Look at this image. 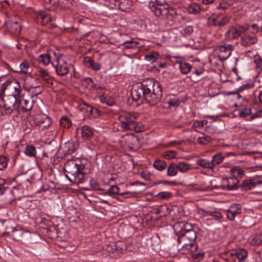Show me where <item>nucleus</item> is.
I'll return each mask as SVG.
<instances>
[{"label": "nucleus", "mask_w": 262, "mask_h": 262, "mask_svg": "<svg viewBox=\"0 0 262 262\" xmlns=\"http://www.w3.org/2000/svg\"><path fill=\"white\" fill-rule=\"evenodd\" d=\"M131 96L134 101L143 103L145 101L150 105L154 106L160 102L162 90L158 82L147 78L132 90Z\"/></svg>", "instance_id": "obj_1"}, {"label": "nucleus", "mask_w": 262, "mask_h": 262, "mask_svg": "<svg viewBox=\"0 0 262 262\" xmlns=\"http://www.w3.org/2000/svg\"><path fill=\"white\" fill-rule=\"evenodd\" d=\"M63 169L66 178L71 182L80 184L84 182V173L80 170V165L75 160L67 161Z\"/></svg>", "instance_id": "obj_2"}, {"label": "nucleus", "mask_w": 262, "mask_h": 262, "mask_svg": "<svg viewBox=\"0 0 262 262\" xmlns=\"http://www.w3.org/2000/svg\"><path fill=\"white\" fill-rule=\"evenodd\" d=\"M138 115L135 113H129L121 115L119 121L121 126L123 130H134L136 133H140L143 130L141 123L136 121Z\"/></svg>", "instance_id": "obj_3"}, {"label": "nucleus", "mask_w": 262, "mask_h": 262, "mask_svg": "<svg viewBox=\"0 0 262 262\" xmlns=\"http://www.w3.org/2000/svg\"><path fill=\"white\" fill-rule=\"evenodd\" d=\"M0 107L3 115H20V109L18 105V98L15 95H8L0 97Z\"/></svg>", "instance_id": "obj_4"}, {"label": "nucleus", "mask_w": 262, "mask_h": 262, "mask_svg": "<svg viewBox=\"0 0 262 262\" xmlns=\"http://www.w3.org/2000/svg\"><path fill=\"white\" fill-rule=\"evenodd\" d=\"M104 5L110 9L118 8L122 11L126 12L131 9L132 0H104Z\"/></svg>", "instance_id": "obj_5"}, {"label": "nucleus", "mask_w": 262, "mask_h": 262, "mask_svg": "<svg viewBox=\"0 0 262 262\" xmlns=\"http://www.w3.org/2000/svg\"><path fill=\"white\" fill-rule=\"evenodd\" d=\"M150 10L157 17L160 16H173L176 14V11L168 5H164L163 6L157 7L154 5L150 7Z\"/></svg>", "instance_id": "obj_6"}, {"label": "nucleus", "mask_w": 262, "mask_h": 262, "mask_svg": "<svg viewBox=\"0 0 262 262\" xmlns=\"http://www.w3.org/2000/svg\"><path fill=\"white\" fill-rule=\"evenodd\" d=\"M228 19L221 14H212L208 18L207 23L210 26L222 27L228 23Z\"/></svg>", "instance_id": "obj_7"}, {"label": "nucleus", "mask_w": 262, "mask_h": 262, "mask_svg": "<svg viewBox=\"0 0 262 262\" xmlns=\"http://www.w3.org/2000/svg\"><path fill=\"white\" fill-rule=\"evenodd\" d=\"M238 180L236 178H224L222 180V184L219 186H214L215 188H221L227 190H236L238 188Z\"/></svg>", "instance_id": "obj_8"}, {"label": "nucleus", "mask_w": 262, "mask_h": 262, "mask_svg": "<svg viewBox=\"0 0 262 262\" xmlns=\"http://www.w3.org/2000/svg\"><path fill=\"white\" fill-rule=\"evenodd\" d=\"M196 238V233L193 230L182 233V235L178 236L177 242L179 245L188 243H194Z\"/></svg>", "instance_id": "obj_9"}, {"label": "nucleus", "mask_w": 262, "mask_h": 262, "mask_svg": "<svg viewBox=\"0 0 262 262\" xmlns=\"http://www.w3.org/2000/svg\"><path fill=\"white\" fill-rule=\"evenodd\" d=\"M248 29L246 26H236L231 27L226 33L225 37L228 39L236 38Z\"/></svg>", "instance_id": "obj_10"}, {"label": "nucleus", "mask_w": 262, "mask_h": 262, "mask_svg": "<svg viewBox=\"0 0 262 262\" xmlns=\"http://www.w3.org/2000/svg\"><path fill=\"white\" fill-rule=\"evenodd\" d=\"M79 109L84 112L86 115L92 118H96L100 115L101 112L96 107H93L86 103H83L79 105Z\"/></svg>", "instance_id": "obj_11"}, {"label": "nucleus", "mask_w": 262, "mask_h": 262, "mask_svg": "<svg viewBox=\"0 0 262 262\" xmlns=\"http://www.w3.org/2000/svg\"><path fill=\"white\" fill-rule=\"evenodd\" d=\"M52 64L58 75L64 76L69 73V67L67 64L61 62L58 58L57 57L56 60L52 62Z\"/></svg>", "instance_id": "obj_12"}, {"label": "nucleus", "mask_w": 262, "mask_h": 262, "mask_svg": "<svg viewBox=\"0 0 262 262\" xmlns=\"http://www.w3.org/2000/svg\"><path fill=\"white\" fill-rule=\"evenodd\" d=\"M233 46L232 45H224L219 47V57L221 61L226 60L231 55Z\"/></svg>", "instance_id": "obj_13"}, {"label": "nucleus", "mask_w": 262, "mask_h": 262, "mask_svg": "<svg viewBox=\"0 0 262 262\" xmlns=\"http://www.w3.org/2000/svg\"><path fill=\"white\" fill-rule=\"evenodd\" d=\"M35 20L37 24L46 26L52 20L51 16L46 11H38L36 13Z\"/></svg>", "instance_id": "obj_14"}, {"label": "nucleus", "mask_w": 262, "mask_h": 262, "mask_svg": "<svg viewBox=\"0 0 262 262\" xmlns=\"http://www.w3.org/2000/svg\"><path fill=\"white\" fill-rule=\"evenodd\" d=\"M173 228L175 231L180 235H182V233L192 229L191 225L184 221L176 223L173 225Z\"/></svg>", "instance_id": "obj_15"}, {"label": "nucleus", "mask_w": 262, "mask_h": 262, "mask_svg": "<svg viewBox=\"0 0 262 262\" xmlns=\"http://www.w3.org/2000/svg\"><path fill=\"white\" fill-rule=\"evenodd\" d=\"M242 208L239 204H233L227 210V217L230 221H233L235 217L241 214Z\"/></svg>", "instance_id": "obj_16"}, {"label": "nucleus", "mask_w": 262, "mask_h": 262, "mask_svg": "<svg viewBox=\"0 0 262 262\" xmlns=\"http://www.w3.org/2000/svg\"><path fill=\"white\" fill-rule=\"evenodd\" d=\"M18 105L20 109V113H21V111L22 112H28L30 111L33 107L32 102L21 97L19 99L18 98Z\"/></svg>", "instance_id": "obj_17"}, {"label": "nucleus", "mask_w": 262, "mask_h": 262, "mask_svg": "<svg viewBox=\"0 0 262 262\" xmlns=\"http://www.w3.org/2000/svg\"><path fill=\"white\" fill-rule=\"evenodd\" d=\"M179 245L181 247V250L183 251L182 253L184 254H188V253H192L195 252L198 249L196 241H194V243H184Z\"/></svg>", "instance_id": "obj_18"}, {"label": "nucleus", "mask_w": 262, "mask_h": 262, "mask_svg": "<svg viewBox=\"0 0 262 262\" xmlns=\"http://www.w3.org/2000/svg\"><path fill=\"white\" fill-rule=\"evenodd\" d=\"M257 41V39L254 35H244L242 36L241 43L242 46L249 47L255 44Z\"/></svg>", "instance_id": "obj_19"}, {"label": "nucleus", "mask_w": 262, "mask_h": 262, "mask_svg": "<svg viewBox=\"0 0 262 262\" xmlns=\"http://www.w3.org/2000/svg\"><path fill=\"white\" fill-rule=\"evenodd\" d=\"M83 62L86 67L92 69L94 71H98L100 69L101 64L98 62H95L89 56L84 57Z\"/></svg>", "instance_id": "obj_20"}, {"label": "nucleus", "mask_w": 262, "mask_h": 262, "mask_svg": "<svg viewBox=\"0 0 262 262\" xmlns=\"http://www.w3.org/2000/svg\"><path fill=\"white\" fill-rule=\"evenodd\" d=\"M81 134L83 140H90L94 134V130L91 127L84 125L81 127Z\"/></svg>", "instance_id": "obj_21"}, {"label": "nucleus", "mask_w": 262, "mask_h": 262, "mask_svg": "<svg viewBox=\"0 0 262 262\" xmlns=\"http://www.w3.org/2000/svg\"><path fill=\"white\" fill-rule=\"evenodd\" d=\"M256 185V182H254L251 179H248L244 180L242 184L238 185V188H241L242 190L248 191L254 188Z\"/></svg>", "instance_id": "obj_22"}, {"label": "nucleus", "mask_w": 262, "mask_h": 262, "mask_svg": "<svg viewBox=\"0 0 262 262\" xmlns=\"http://www.w3.org/2000/svg\"><path fill=\"white\" fill-rule=\"evenodd\" d=\"M196 164L204 168H207L211 170H213L211 160H208L205 159H200L196 161Z\"/></svg>", "instance_id": "obj_23"}, {"label": "nucleus", "mask_w": 262, "mask_h": 262, "mask_svg": "<svg viewBox=\"0 0 262 262\" xmlns=\"http://www.w3.org/2000/svg\"><path fill=\"white\" fill-rule=\"evenodd\" d=\"M234 255L236 256L239 262H244L247 257L248 252L244 249H239L234 252Z\"/></svg>", "instance_id": "obj_24"}, {"label": "nucleus", "mask_w": 262, "mask_h": 262, "mask_svg": "<svg viewBox=\"0 0 262 262\" xmlns=\"http://www.w3.org/2000/svg\"><path fill=\"white\" fill-rule=\"evenodd\" d=\"M176 64H178L181 72L183 74L188 73L192 68L191 66L189 63L185 62L179 61L176 62Z\"/></svg>", "instance_id": "obj_25"}, {"label": "nucleus", "mask_w": 262, "mask_h": 262, "mask_svg": "<svg viewBox=\"0 0 262 262\" xmlns=\"http://www.w3.org/2000/svg\"><path fill=\"white\" fill-rule=\"evenodd\" d=\"M224 159L225 157L221 152L217 153L214 155L211 160L213 169L216 166L221 164L223 162Z\"/></svg>", "instance_id": "obj_26"}, {"label": "nucleus", "mask_w": 262, "mask_h": 262, "mask_svg": "<svg viewBox=\"0 0 262 262\" xmlns=\"http://www.w3.org/2000/svg\"><path fill=\"white\" fill-rule=\"evenodd\" d=\"M253 62L255 64V69L259 74L262 71V58L259 55H256L253 57Z\"/></svg>", "instance_id": "obj_27"}, {"label": "nucleus", "mask_w": 262, "mask_h": 262, "mask_svg": "<svg viewBox=\"0 0 262 262\" xmlns=\"http://www.w3.org/2000/svg\"><path fill=\"white\" fill-rule=\"evenodd\" d=\"M201 10L200 5L196 3H191L188 7V11L190 14H197Z\"/></svg>", "instance_id": "obj_28"}, {"label": "nucleus", "mask_w": 262, "mask_h": 262, "mask_svg": "<svg viewBox=\"0 0 262 262\" xmlns=\"http://www.w3.org/2000/svg\"><path fill=\"white\" fill-rule=\"evenodd\" d=\"M230 173L233 178L237 179L238 178H242L244 175V171L239 167L234 166L230 170Z\"/></svg>", "instance_id": "obj_29"}, {"label": "nucleus", "mask_w": 262, "mask_h": 262, "mask_svg": "<svg viewBox=\"0 0 262 262\" xmlns=\"http://www.w3.org/2000/svg\"><path fill=\"white\" fill-rule=\"evenodd\" d=\"M10 31L15 35H18L21 31V27L19 23L17 21L12 22L10 25Z\"/></svg>", "instance_id": "obj_30"}, {"label": "nucleus", "mask_w": 262, "mask_h": 262, "mask_svg": "<svg viewBox=\"0 0 262 262\" xmlns=\"http://www.w3.org/2000/svg\"><path fill=\"white\" fill-rule=\"evenodd\" d=\"M19 70V71H17V72L29 74H30L32 72V68L30 66L29 63L27 61H24L20 64Z\"/></svg>", "instance_id": "obj_31"}, {"label": "nucleus", "mask_w": 262, "mask_h": 262, "mask_svg": "<svg viewBox=\"0 0 262 262\" xmlns=\"http://www.w3.org/2000/svg\"><path fill=\"white\" fill-rule=\"evenodd\" d=\"M10 83L6 75L0 76V91L4 93L7 86Z\"/></svg>", "instance_id": "obj_32"}, {"label": "nucleus", "mask_w": 262, "mask_h": 262, "mask_svg": "<svg viewBox=\"0 0 262 262\" xmlns=\"http://www.w3.org/2000/svg\"><path fill=\"white\" fill-rule=\"evenodd\" d=\"M178 171H180L182 173L186 172L191 168V165L184 162H179L178 164H176Z\"/></svg>", "instance_id": "obj_33"}, {"label": "nucleus", "mask_w": 262, "mask_h": 262, "mask_svg": "<svg viewBox=\"0 0 262 262\" xmlns=\"http://www.w3.org/2000/svg\"><path fill=\"white\" fill-rule=\"evenodd\" d=\"M38 61L40 63H42L44 66H47L51 61V56L48 53L41 54L38 57Z\"/></svg>", "instance_id": "obj_34"}, {"label": "nucleus", "mask_w": 262, "mask_h": 262, "mask_svg": "<svg viewBox=\"0 0 262 262\" xmlns=\"http://www.w3.org/2000/svg\"><path fill=\"white\" fill-rule=\"evenodd\" d=\"M154 167L159 171H162L167 167L166 163L162 160H156L154 163Z\"/></svg>", "instance_id": "obj_35"}, {"label": "nucleus", "mask_w": 262, "mask_h": 262, "mask_svg": "<svg viewBox=\"0 0 262 262\" xmlns=\"http://www.w3.org/2000/svg\"><path fill=\"white\" fill-rule=\"evenodd\" d=\"M178 173L177 167L176 163H171L167 168V174L168 176L173 177Z\"/></svg>", "instance_id": "obj_36"}, {"label": "nucleus", "mask_w": 262, "mask_h": 262, "mask_svg": "<svg viewBox=\"0 0 262 262\" xmlns=\"http://www.w3.org/2000/svg\"><path fill=\"white\" fill-rule=\"evenodd\" d=\"M72 123L70 119L67 117H63L60 120V125L61 127L64 128H69L71 126Z\"/></svg>", "instance_id": "obj_37"}, {"label": "nucleus", "mask_w": 262, "mask_h": 262, "mask_svg": "<svg viewBox=\"0 0 262 262\" xmlns=\"http://www.w3.org/2000/svg\"><path fill=\"white\" fill-rule=\"evenodd\" d=\"M36 151L35 147L33 145H27L25 150V154L29 157H34Z\"/></svg>", "instance_id": "obj_38"}, {"label": "nucleus", "mask_w": 262, "mask_h": 262, "mask_svg": "<svg viewBox=\"0 0 262 262\" xmlns=\"http://www.w3.org/2000/svg\"><path fill=\"white\" fill-rule=\"evenodd\" d=\"M156 196L161 200H168L172 196V194L168 191H162L159 192Z\"/></svg>", "instance_id": "obj_39"}, {"label": "nucleus", "mask_w": 262, "mask_h": 262, "mask_svg": "<svg viewBox=\"0 0 262 262\" xmlns=\"http://www.w3.org/2000/svg\"><path fill=\"white\" fill-rule=\"evenodd\" d=\"M119 243H117L115 245H108L106 246V250L108 252L110 253H114L116 251H122L123 249V248L120 247L119 245H118Z\"/></svg>", "instance_id": "obj_40"}, {"label": "nucleus", "mask_w": 262, "mask_h": 262, "mask_svg": "<svg viewBox=\"0 0 262 262\" xmlns=\"http://www.w3.org/2000/svg\"><path fill=\"white\" fill-rule=\"evenodd\" d=\"M138 42L134 41L133 39L125 41L123 45L126 49H135L137 48Z\"/></svg>", "instance_id": "obj_41"}, {"label": "nucleus", "mask_w": 262, "mask_h": 262, "mask_svg": "<svg viewBox=\"0 0 262 262\" xmlns=\"http://www.w3.org/2000/svg\"><path fill=\"white\" fill-rule=\"evenodd\" d=\"M177 152L174 150H168L162 154V156L166 159H171L176 158Z\"/></svg>", "instance_id": "obj_42"}, {"label": "nucleus", "mask_w": 262, "mask_h": 262, "mask_svg": "<svg viewBox=\"0 0 262 262\" xmlns=\"http://www.w3.org/2000/svg\"><path fill=\"white\" fill-rule=\"evenodd\" d=\"M159 56V54L156 52L150 53L149 54L146 55L145 56V59L151 62H154L157 59Z\"/></svg>", "instance_id": "obj_43"}, {"label": "nucleus", "mask_w": 262, "mask_h": 262, "mask_svg": "<svg viewBox=\"0 0 262 262\" xmlns=\"http://www.w3.org/2000/svg\"><path fill=\"white\" fill-rule=\"evenodd\" d=\"M119 188L118 186L116 185L112 186L109 189L107 190L106 192L105 193L106 194H108L109 195H113L114 194H116L119 193Z\"/></svg>", "instance_id": "obj_44"}, {"label": "nucleus", "mask_w": 262, "mask_h": 262, "mask_svg": "<svg viewBox=\"0 0 262 262\" xmlns=\"http://www.w3.org/2000/svg\"><path fill=\"white\" fill-rule=\"evenodd\" d=\"M90 185L92 189L94 190H103V189L100 188L99 183L94 179H92L90 181Z\"/></svg>", "instance_id": "obj_45"}, {"label": "nucleus", "mask_w": 262, "mask_h": 262, "mask_svg": "<svg viewBox=\"0 0 262 262\" xmlns=\"http://www.w3.org/2000/svg\"><path fill=\"white\" fill-rule=\"evenodd\" d=\"M8 160L6 157L1 155L0 156V170L4 169L7 166Z\"/></svg>", "instance_id": "obj_46"}, {"label": "nucleus", "mask_w": 262, "mask_h": 262, "mask_svg": "<svg viewBox=\"0 0 262 262\" xmlns=\"http://www.w3.org/2000/svg\"><path fill=\"white\" fill-rule=\"evenodd\" d=\"M211 140V138L210 137L206 136L199 138L198 139V142L200 144L204 145L210 142Z\"/></svg>", "instance_id": "obj_47"}, {"label": "nucleus", "mask_w": 262, "mask_h": 262, "mask_svg": "<svg viewBox=\"0 0 262 262\" xmlns=\"http://www.w3.org/2000/svg\"><path fill=\"white\" fill-rule=\"evenodd\" d=\"M101 102L102 103H105L109 106H113L115 104L114 101L102 95L100 97Z\"/></svg>", "instance_id": "obj_48"}, {"label": "nucleus", "mask_w": 262, "mask_h": 262, "mask_svg": "<svg viewBox=\"0 0 262 262\" xmlns=\"http://www.w3.org/2000/svg\"><path fill=\"white\" fill-rule=\"evenodd\" d=\"M45 117H48L46 116H42V115L36 116L34 119L35 124L36 125L40 126L41 125V124H42V123H43L44 122V121H45L44 118Z\"/></svg>", "instance_id": "obj_49"}, {"label": "nucleus", "mask_w": 262, "mask_h": 262, "mask_svg": "<svg viewBox=\"0 0 262 262\" xmlns=\"http://www.w3.org/2000/svg\"><path fill=\"white\" fill-rule=\"evenodd\" d=\"M44 119H45L44 122L43 123H42V124H41V125L40 126H39L42 129H46V128H48L50 126L51 122V119L49 117H45Z\"/></svg>", "instance_id": "obj_50"}, {"label": "nucleus", "mask_w": 262, "mask_h": 262, "mask_svg": "<svg viewBox=\"0 0 262 262\" xmlns=\"http://www.w3.org/2000/svg\"><path fill=\"white\" fill-rule=\"evenodd\" d=\"M250 108H245L243 111H240L238 113V116L241 117H246L251 114Z\"/></svg>", "instance_id": "obj_51"}, {"label": "nucleus", "mask_w": 262, "mask_h": 262, "mask_svg": "<svg viewBox=\"0 0 262 262\" xmlns=\"http://www.w3.org/2000/svg\"><path fill=\"white\" fill-rule=\"evenodd\" d=\"M206 212L207 214L216 219H221L222 217V214L219 211H206Z\"/></svg>", "instance_id": "obj_52"}, {"label": "nucleus", "mask_w": 262, "mask_h": 262, "mask_svg": "<svg viewBox=\"0 0 262 262\" xmlns=\"http://www.w3.org/2000/svg\"><path fill=\"white\" fill-rule=\"evenodd\" d=\"M38 75L43 79L49 76V72L45 69H41L39 71Z\"/></svg>", "instance_id": "obj_53"}, {"label": "nucleus", "mask_w": 262, "mask_h": 262, "mask_svg": "<svg viewBox=\"0 0 262 262\" xmlns=\"http://www.w3.org/2000/svg\"><path fill=\"white\" fill-rule=\"evenodd\" d=\"M14 89L15 90V93L12 95H15V97H20V92L21 91L20 89V86L18 83H17V85L14 87Z\"/></svg>", "instance_id": "obj_54"}, {"label": "nucleus", "mask_w": 262, "mask_h": 262, "mask_svg": "<svg viewBox=\"0 0 262 262\" xmlns=\"http://www.w3.org/2000/svg\"><path fill=\"white\" fill-rule=\"evenodd\" d=\"M204 256V253L199 252L193 254V257L194 260L197 262L202 260Z\"/></svg>", "instance_id": "obj_55"}, {"label": "nucleus", "mask_w": 262, "mask_h": 262, "mask_svg": "<svg viewBox=\"0 0 262 262\" xmlns=\"http://www.w3.org/2000/svg\"><path fill=\"white\" fill-rule=\"evenodd\" d=\"M183 33L185 35H189L193 32V28L191 26H186L183 29Z\"/></svg>", "instance_id": "obj_56"}, {"label": "nucleus", "mask_w": 262, "mask_h": 262, "mask_svg": "<svg viewBox=\"0 0 262 262\" xmlns=\"http://www.w3.org/2000/svg\"><path fill=\"white\" fill-rule=\"evenodd\" d=\"M45 83L47 84V86L48 87H51L53 85V81L52 79L48 76L46 77V78L42 79Z\"/></svg>", "instance_id": "obj_57"}, {"label": "nucleus", "mask_w": 262, "mask_h": 262, "mask_svg": "<svg viewBox=\"0 0 262 262\" xmlns=\"http://www.w3.org/2000/svg\"><path fill=\"white\" fill-rule=\"evenodd\" d=\"M66 146L69 148V149L67 151V154H71L75 151V149L73 143H68L67 144Z\"/></svg>", "instance_id": "obj_58"}, {"label": "nucleus", "mask_w": 262, "mask_h": 262, "mask_svg": "<svg viewBox=\"0 0 262 262\" xmlns=\"http://www.w3.org/2000/svg\"><path fill=\"white\" fill-rule=\"evenodd\" d=\"M164 5H168L167 4H166L165 2H164V3H160L159 1H157V2H155L154 4H152L151 5H150L149 6V8L150 9V7L154 6V5H156L157 7H161V6H163Z\"/></svg>", "instance_id": "obj_59"}, {"label": "nucleus", "mask_w": 262, "mask_h": 262, "mask_svg": "<svg viewBox=\"0 0 262 262\" xmlns=\"http://www.w3.org/2000/svg\"><path fill=\"white\" fill-rule=\"evenodd\" d=\"M251 27L252 28V32L253 33H256L258 32L259 28L256 24L252 25Z\"/></svg>", "instance_id": "obj_60"}, {"label": "nucleus", "mask_w": 262, "mask_h": 262, "mask_svg": "<svg viewBox=\"0 0 262 262\" xmlns=\"http://www.w3.org/2000/svg\"><path fill=\"white\" fill-rule=\"evenodd\" d=\"M204 72V70L202 69H195L193 73L196 75H200Z\"/></svg>", "instance_id": "obj_61"}, {"label": "nucleus", "mask_w": 262, "mask_h": 262, "mask_svg": "<svg viewBox=\"0 0 262 262\" xmlns=\"http://www.w3.org/2000/svg\"><path fill=\"white\" fill-rule=\"evenodd\" d=\"M168 104L170 106H174L178 105L179 104V102L178 101H176L174 100H170L168 102Z\"/></svg>", "instance_id": "obj_62"}, {"label": "nucleus", "mask_w": 262, "mask_h": 262, "mask_svg": "<svg viewBox=\"0 0 262 262\" xmlns=\"http://www.w3.org/2000/svg\"><path fill=\"white\" fill-rule=\"evenodd\" d=\"M227 6V5L225 4H222V3H220L219 6L217 7V9H223V10H225L226 9Z\"/></svg>", "instance_id": "obj_63"}, {"label": "nucleus", "mask_w": 262, "mask_h": 262, "mask_svg": "<svg viewBox=\"0 0 262 262\" xmlns=\"http://www.w3.org/2000/svg\"><path fill=\"white\" fill-rule=\"evenodd\" d=\"M194 124L196 126H199L200 127H203L204 125V121L195 122V123H194Z\"/></svg>", "instance_id": "obj_64"}]
</instances>
